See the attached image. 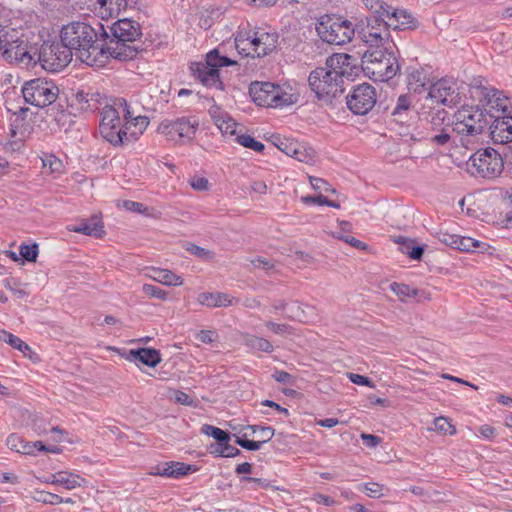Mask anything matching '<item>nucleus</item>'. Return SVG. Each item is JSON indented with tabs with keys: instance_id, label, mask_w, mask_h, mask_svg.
Wrapping results in <instances>:
<instances>
[{
	"instance_id": "c756f323",
	"label": "nucleus",
	"mask_w": 512,
	"mask_h": 512,
	"mask_svg": "<svg viewBox=\"0 0 512 512\" xmlns=\"http://www.w3.org/2000/svg\"><path fill=\"white\" fill-rule=\"evenodd\" d=\"M385 18H389L390 27L409 29L417 27V20L407 10L396 9L389 6V11Z\"/></svg>"
},
{
	"instance_id": "58836bf2",
	"label": "nucleus",
	"mask_w": 512,
	"mask_h": 512,
	"mask_svg": "<svg viewBox=\"0 0 512 512\" xmlns=\"http://www.w3.org/2000/svg\"><path fill=\"white\" fill-rule=\"evenodd\" d=\"M30 498L45 505H58L63 502V498L59 495L38 489L31 493Z\"/></svg>"
},
{
	"instance_id": "cd10ccee",
	"label": "nucleus",
	"mask_w": 512,
	"mask_h": 512,
	"mask_svg": "<svg viewBox=\"0 0 512 512\" xmlns=\"http://www.w3.org/2000/svg\"><path fill=\"white\" fill-rule=\"evenodd\" d=\"M197 302L210 308H224L236 305L239 300L227 293H210L203 292L197 296Z\"/></svg>"
},
{
	"instance_id": "a19ab883",
	"label": "nucleus",
	"mask_w": 512,
	"mask_h": 512,
	"mask_svg": "<svg viewBox=\"0 0 512 512\" xmlns=\"http://www.w3.org/2000/svg\"><path fill=\"white\" fill-rule=\"evenodd\" d=\"M235 141L244 148L251 149L255 152H262L264 144L257 141L254 137L246 133V129L241 131L235 138Z\"/></svg>"
},
{
	"instance_id": "6e6552de",
	"label": "nucleus",
	"mask_w": 512,
	"mask_h": 512,
	"mask_svg": "<svg viewBox=\"0 0 512 512\" xmlns=\"http://www.w3.org/2000/svg\"><path fill=\"white\" fill-rule=\"evenodd\" d=\"M22 95L26 103L42 108L56 102L59 88L51 81L36 78L23 85Z\"/></svg>"
},
{
	"instance_id": "9b49d317",
	"label": "nucleus",
	"mask_w": 512,
	"mask_h": 512,
	"mask_svg": "<svg viewBox=\"0 0 512 512\" xmlns=\"http://www.w3.org/2000/svg\"><path fill=\"white\" fill-rule=\"evenodd\" d=\"M361 39L369 49L395 48L391 39L390 24L385 18H369L361 31Z\"/></svg>"
},
{
	"instance_id": "a211bd4d",
	"label": "nucleus",
	"mask_w": 512,
	"mask_h": 512,
	"mask_svg": "<svg viewBox=\"0 0 512 512\" xmlns=\"http://www.w3.org/2000/svg\"><path fill=\"white\" fill-rule=\"evenodd\" d=\"M325 66L341 81H343L344 78L353 80L360 71L356 59L346 53L331 55L326 60Z\"/></svg>"
},
{
	"instance_id": "bf43d9fd",
	"label": "nucleus",
	"mask_w": 512,
	"mask_h": 512,
	"mask_svg": "<svg viewBox=\"0 0 512 512\" xmlns=\"http://www.w3.org/2000/svg\"><path fill=\"white\" fill-rule=\"evenodd\" d=\"M142 291L146 295L160 300H166L168 297V292L151 284H144L142 286Z\"/></svg>"
},
{
	"instance_id": "3c124183",
	"label": "nucleus",
	"mask_w": 512,
	"mask_h": 512,
	"mask_svg": "<svg viewBox=\"0 0 512 512\" xmlns=\"http://www.w3.org/2000/svg\"><path fill=\"white\" fill-rule=\"evenodd\" d=\"M277 148L287 156L294 158L298 147V141L291 139H279L276 143Z\"/></svg>"
},
{
	"instance_id": "aec40b11",
	"label": "nucleus",
	"mask_w": 512,
	"mask_h": 512,
	"mask_svg": "<svg viewBox=\"0 0 512 512\" xmlns=\"http://www.w3.org/2000/svg\"><path fill=\"white\" fill-rule=\"evenodd\" d=\"M6 445L12 451L30 456L36 455V451L48 452L52 454H58L61 451L58 446L45 445L42 441L27 442L15 433H12L7 437Z\"/></svg>"
},
{
	"instance_id": "0e129e2a",
	"label": "nucleus",
	"mask_w": 512,
	"mask_h": 512,
	"mask_svg": "<svg viewBox=\"0 0 512 512\" xmlns=\"http://www.w3.org/2000/svg\"><path fill=\"white\" fill-rule=\"evenodd\" d=\"M196 338L205 344H211L218 339V334L213 330H201L197 333Z\"/></svg>"
},
{
	"instance_id": "f704fd0d",
	"label": "nucleus",
	"mask_w": 512,
	"mask_h": 512,
	"mask_svg": "<svg viewBox=\"0 0 512 512\" xmlns=\"http://www.w3.org/2000/svg\"><path fill=\"white\" fill-rule=\"evenodd\" d=\"M314 310L315 307L308 303L294 301L290 303L287 318L300 323H307Z\"/></svg>"
},
{
	"instance_id": "13d9d810",
	"label": "nucleus",
	"mask_w": 512,
	"mask_h": 512,
	"mask_svg": "<svg viewBox=\"0 0 512 512\" xmlns=\"http://www.w3.org/2000/svg\"><path fill=\"white\" fill-rule=\"evenodd\" d=\"M247 436H248L247 433H244L243 437L237 436L236 437V443L238 445H240L242 448L247 449L249 451H257V450H259L264 442L261 441V440H259V441L247 440L246 439Z\"/></svg>"
},
{
	"instance_id": "c03bdc74",
	"label": "nucleus",
	"mask_w": 512,
	"mask_h": 512,
	"mask_svg": "<svg viewBox=\"0 0 512 512\" xmlns=\"http://www.w3.org/2000/svg\"><path fill=\"white\" fill-rule=\"evenodd\" d=\"M362 2L367 9L374 13L371 18H385L389 11L390 5L383 0H362Z\"/></svg>"
},
{
	"instance_id": "423d86ee",
	"label": "nucleus",
	"mask_w": 512,
	"mask_h": 512,
	"mask_svg": "<svg viewBox=\"0 0 512 512\" xmlns=\"http://www.w3.org/2000/svg\"><path fill=\"white\" fill-rule=\"evenodd\" d=\"M309 85L318 100L330 103L334 98L342 94L343 81L332 74L326 66L313 70L309 75Z\"/></svg>"
},
{
	"instance_id": "9d476101",
	"label": "nucleus",
	"mask_w": 512,
	"mask_h": 512,
	"mask_svg": "<svg viewBox=\"0 0 512 512\" xmlns=\"http://www.w3.org/2000/svg\"><path fill=\"white\" fill-rule=\"evenodd\" d=\"M487 116L478 106H465L454 115L453 130L461 135L480 134L487 126Z\"/></svg>"
},
{
	"instance_id": "4be33fe9",
	"label": "nucleus",
	"mask_w": 512,
	"mask_h": 512,
	"mask_svg": "<svg viewBox=\"0 0 512 512\" xmlns=\"http://www.w3.org/2000/svg\"><path fill=\"white\" fill-rule=\"evenodd\" d=\"M427 98L436 105L454 103L457 98L454 84L446 79L435 82L430 86Z\"/></svg>"
},
{
	"instance_id": "a878e982",
	"label": "nucleus",
	"mask_w": 512,
	"mask_h": 512,
	"mask_svg": "<svg viewBox=\"0 0 512 512\" xmlns=\"http://www.w3.org/2000/svg\"><path fill=\"white\" fill-rule=\"evenodd\" d=\"M276 84L271 82H253L249 87V94L255 104L271 108Z\"/></svg>"
},
{
	"instance_id": "f8f14e48",
	"label": "nucleus",
	"mask_w": 512,
	"mask_h": 512,
	"mask_svg": "<svg viewBox=\"0 0 512 512\" xmlns=\"http://www.w3.org/2000/svg\"><path fill=\"white\" fill-rule=\"evenodd\" d=\"M73 52L61 41L44 43L39 52V61L43 69L56 72L66 67L72 60Z\"/></svg>"
},
{
	"instance_id": "4468645a",
	"label": "nucleus",
	"mask_w": 512,
	"mask_h": 512,
	"mask_svg": "<svg viewBox=\"0 0 512 512\" xmlns=\"http://www.w3.org/2000/svg\"><path fill=\"white\" fill-rule=\"evenodd\" d=\"M376 90L370 84L356 86L347 96L348 108L357 115H366L375 106Z\"/></svg>"
},
{
	"instance_id": "49530a36",
	"label": "nucleus",
	"mask_w": 512,
	"mask_h": 512,
	"mask_svg": "<svg viewBox=\"0 0 512 512\" xmlns=\"http://www.w3.org/2000/svg\"><path fill=\"white\" fill-rule=\"evenodd\" d=\"M201 432L207 436L214 438L218 442V444H223L224 442H229L230 440V437L227 432L212 425H203Z\"/></svg>"
},
{
	"instance_id": "473e14b6",
	"label": "nucleus",
	"mask_w": 512,
	"mask_h": 512,
	"mask_svg": "<svg viewBox=\"0 0 512 512\" xmlns=\"http://www.w3.org/2000/svg\"><path fill=\"white\" fill-rule=\"evenodd\" d=\"M390 290L398 298L399 301L404 303L410 301L411 299L417 296L423 297L427 301L431 300V296L429 293H426L404 283L393 282L392 284H390Z\"/></svg>"
},
{
	"instance_id": "20e7f679",
	"label": "nucleus",
	"mask_w": 512,
	"mask_h": 512,
	"mask_svg": "<svg viewBox=\"0 0 512 512\" xmlns=\"http://www.w3.org/2000/svg\"><path fill=\"white\" fill-rule=\"evenodd\" d=\"M278 37L263 29L241 30L235 36V47L244 57H264L276 48Z\"/></svg>"
},
{
	"instance_id": "c85d7f7f",
	"label": "nucleus",
	"mask_w": 512,
	"mask_h": 512,
	"mask_svg": "<svg viewBox=\"0 0 512 512\" xmlns=\"http://www.w3.org/2000/svg\"><path fill=\"white\" fill-rule=\"evenodd\" d=\"M491 138L495 143H507L512 141V117L503 116L494 119L491 124Z\"/></svg>"
},
{
	"instance_id": "603ef678",
	"label": "nucleus",
	"mask_w": 512,
	"mask_h": 512,
	"mask_svg": "<svg viewBox=\"0 0 512 512\" xmlns=\"http://www.w3.org/2000/svg\"><path fill=\"white\" fill-rule=\"evenodd\" d=\"M277 148L287 156L294 158L298 147V141L291 139H279L276 143Z\"/></svg>"
},
{
	"instance_id": "b1692460",
	"label": "nucleus",
	"mask_w": 512,
	"mask_h": 512,
	"mask_svg": "<svg viewBox=\"0 0 512 512\" xmlns=\"http://www.w3.org/2000/svg\"><path fill=\"white\" fill-rule=\"evenodd\" d=\"M40 481L46 484L58 485L66 490H74L87 485V480L79 474L69 471H59L49 477L40 478Z\"/></svg>"
},
{
	"instance_id": "f3484780",
	"label": "nucleus",
	"mask_w": 512,
	"mask_h": 512,
	"mask_svg": "<svg viewBox=\"0 0 512 512\" xmlns=\"http://www.w3.org/2000/svg\"><path fill=\"white\" fill-rule=\"evenodd\" d=\"M46 123L53 133L67 132L74 124V115L69 111L66 101L59 100L46 112Z\"/></svg>"
},
{
	"instance_id": "393cba45",
	"label": "nucleus",
	"mask_w": 512,
	"mask_h": 512,
	"mask_svg": "<svg viewBox=\"0 0 512 512\" xmlns=\"http://www.w3.org/2000/svg\"><path fill=\"white\" fill-rule=\"evenodd\" d=\"M111 34V39H117L124 42H134L140 37L141 30L137 23L124 18L119 19L111 26Z\"/></svg>"
},
{
	"instance_id": "5701e85b",
	"label": "nucleus",
	"mask_w": 512,
	"mask_h": 512,
	"mask_svg": "<svg viewBox=\"0 0 512 512\" xmlns=\"http://www.w3.org/2000/svg\"><path fill=\"white\" fill-rule=\"evenodd\" d=\"M133 42H124L117 39H110L108 47L103 48L105 53V64L112 58L118 61H129L134 59L139 51L138 48L132 44Z\"/></svg>"
},
{
	"instance_id": "e2e57ef3",
	"label": "nucleus",
	"mask_w": 512,
	"mask_h": 512,
	"mask_svg": "<svg viewBox=\"0 0 512 512\" xmlns=\"http://www.w3.org/2000/svg\"><path fill=\"white\" fill-rule=\"evenodd\" d=\"M215 453L222 457H234L237 456L240 451L236 447L229 445L228 442H224L223 444H219V448Z\"/></svg>"
},
{
	"instance_id": "7c9ffc66",
	"label": "nucleus",
	"mask_w": 512,
	"mask_h": 512,
	"mask_svg": "<svg viewBox=\"0 0 512 512\" xmlns=\"http://www.w3.org/2000/svg\"><path fill=\"white\" fill-rule=\"evenodd\" d=\"M190 471H195L191 465L184 464L182 462H166L162 465H158L155 468V471L151 474L162 476V477H171L178 478L184 475H187Z\"/></svg>"
},
{
	"instance_id": "a18cd8bd",
	"label": "nucleus",
	"mask_w": 512,
	"mask_h": 512,
	"mask_svg": "<svg viewBox=\"0 0 512 512\" xmlns=\"http://www.w3.org/2000/svg\"><path fill=\"white\" fill-rule=\"evenodd\" d=\"M434 431L447 436L455 435L457 430L456 427L449 421L447 417L438 416L433 420Z\"/></svg>"
},
{
	"instance_id": "0eeeda50",
	"label": "nucleus",
	"mask_w": 512,
	"mask_h": 512,
	"mask_svg": "<svg viewBox=\"0 0 512 512\" xmlns=\"http://www.w3.org/2000/svg\"><path fill=\"white\" fill-rule=\"evenodd\" d=\"M318 35L329 44L343 45L351 41L354 35L352 23L335 16L321 17L317 27Z\"/></svg>"
},
{
	"instance_id": "774afa93",
	"label": "nucleus",
	"mask_w": 512,
	"mask_h": 512,
	"mask_svg": "<svg viewBox=\"0 0 512 512\" xmlns=\"http://www.w3.org/2000/svg\"><path fill=\"white\" fill-rule=\"evenodd\" d=\"M272 377L275 379V381L279 383H284L288 385H295L296 384V377L292 376L286 371L280 370L276 371Z\"/></svg>"
},
{
	"instance_id": "79ce46f5",
	"label": "nucleus",
	"mask_w": 512,
	"mask_h": 512,
	"mask_svg": "<svg viewBox=\"0 0 512 512\" xmlns=\"http://www.w3.org/2000/svg\"><path fill=\"white\" fill-rule=\"evenodd\" d=\"M443 241L449 245H454L456 246L458 249L462 250V251H470L472 250L473 248H479L482 246V244L473 239V238H470V237H456L454 238L453 236L451 237V241H449L448 239H443Z\"/></svg>"
},
{
	"instance_id": "09e8293b",
	"label": "nucleus",
	"mask_w": 512,
	"mask_h": 512,
	"mask_svg": "<svg viewBox=\"0 0 512 512\" xmlns=\"http://www.w3.org/2000/svg\"><path fill=\"white\" fill-rule=\"evenodd\" d=\"M246 429L250 430L253 434H257V437L264 443L270 441L275 434V430L268 426L248 425Z\"/></svg>"
},
{
	"instance_id": "7ed1b4c3",
	"label": "nucleus",
	"mask_w": 512,
	"mask_h": 512,
	"mask_svg": "<svg viewBox=\"0 0 512 512\" xmlns=\"http://www.w3.org/2000/svg\"><path fill=\"white\" fill-rule=\"evenodd\" d=\"M362 70L375 81H388L399 70L395 48L368 49L362 55Z\"/></svg>"
},
{
	"instance_id": "c9c22d12",
	"label": "nucleus",
	"mask_w": 512,
	"mask_h": 512,
	"mask_svg": "<svg viewBox=\"0 0 512 512\" xmlns=\"http://www.w3.org/2000/svg\"><path fill=\"white\" fill-rule=\"evenodd\" d=\"M67 229L75 233H81L96 238H102L105 234L104 225L101 221L93 223L83 222L78 226H68Z\"/></svg>"
},
{
	"instance_id": "37998d69",
	"label": "nucleus",
	"mask_w": 512,
	"mask_h": 512,
	"mask_svg": "<svg viewBox=\"0 0 512 512\" xmlns=\"http://www.w3.org/2000/svg\"><path fill=\"white\" fill-rule=\"evenodd\" d=\"M396 243L402 245L401 247V251L402 253H405L407 255H409V257L413 260H420L422 255H423V252H424V249L420 246H417V247H412L411 250H410V246L412 244V241L409 240L408 238H405V237H402V236H399L397 238H395L394 240Z\"/></svg>"
},
{
	"instance_id": "ddd939ff",
	"label": "nucleus",
	"mask_w": 512,
	"mask_h": 512,
	"mask_svg": "<svg viewBox=\"0 0 512 512\" xmlns=\"http://www.w3.org/2000/svg\"><path fill=\"white\" fill-rule=\"evenodd\" d=\"M6 40L3 41V55L11 62L29 65L34 62L36 52L31 51L27 43L21 39L14 29H7Z\"/></svg>"
},
{
	"instance_id": "ea45409f",
	"label": "nucleus",
	"mask_w": 512,
	"mask_h": 512,
	"mask_svg": "<svg viewBox=\"0 0 512 512\" xmlns=\"http://www.w3.org/2000/svg\"><path fill=\"white\" fill-rule=\"evenodd\" d=\"M297 151L295 153L294 159L299 162L313 165L316 162V152L315 150L308 146L307 144L298 142V147H296Z\"/></svg>"
},
{
	"instance_id": "bb28decb",
	"label": "nucleus",
	"mask_w": 512,
	"mask_h": 512,
	"mask_svg": "<svg viewBox=\"0 0 512 512\" xmlns=\"http://www.w3.org/2000/svg\"><path fill=\"white\" fill-rule=\"evenodd\" d=\"M299 97V92L291 85H276L271 108L283 109L293 106L299 101Z\"/></svg>"
},
{
	"instance_id": "39448f33",
	"label": "nucleus",
	"mask_w": 512,
	"mask_h": 512,
	"mask_svg": "<svg viewBox=\"0 0 512 512\" xmlns=\"http://www.w3.org/2000/svg\"><path fill=\"white\" fill-rule=\"evenodd\" d=\"M236 64V61L228 57L220 56L218 50L210 51L205 63H193L191 70L193 75L205 86L222 90L219 79V68Z\"/></svg>"
},
{
	"instance_id": "72a5a7b5",
	"label": "nucleus",
	"mask_w": 512,
	"mask_h": 512,
	"mask_svg": "<svg viewBox=\"0 0 512 512\" xmlns=\"http://www.w3.org/2000/svg\"><path fill=\"white\" fill-rule=\"evenodd\" d=\"M153 281L161 283L165 286H182L184 281L181 276L175 274L173 271L164 268H152L150 274L147 275Z\"/></svg>"
},
{
	"instance_id": "1a4fd4ad",
	"label": "nucleus",
	"mask_w": 512,
	"mask_h": 512,
	"mask_svg": "<svg viewBox=\"0 0 512 512\" xmlns=\"http://www.w3.org/2000/svg\"><path fill=\"white\" fill-rule=\"evenodd\" d=\"M467 170L472 175L483 178H494L503 170L501 155L492 148H486L474 153L467 161Z\"/></svg>"
},
{
	"instance_id": "412c9836",
	"label": "nucleus",
	"mask_w": 512,
	"mask_h": 512,
	"mask_svg": "<svg viewBox=\"0 0 512 512\" xmlns=\"http://www.w3.org/2000/svg\"><path fill=\"white\" fill-rule=\"evenodd\" d=\"M209 113L223 136L236 138L241 131L245 130L242 124L237 123L227 112L221 110L218 106L211 107Z\"/></svg>"
},
{
	"instance_id": "338daca9",
	"label": "nucleus",
	"mask_w": 512,
	"mask_h": 512,
	"mask_svg": "<svg viewBox=\"0 0 512 512\" xmlns=\"http://www.w3.org/2000/svg\"><path fill=\"white\" fill-rule=\"evenodd\" d=\"M190 251L192 254H194L195 256H197L198 258H200L202 260L209 261V260H213L215 257V253L212 250L205 249V248H202V247L196 246V245H194L190 249Z\"/></svg>"
},
{
	"instance_id": "2eb2a0df",
	"label": "nucleus",
	"mask_w": 512,
	"mask_h": 512,
	"mask_svg": "<svg viewBox=\"0 0 512 512\" xmlns=\"http://www.w3.org/2000/svg\"><path fill=\"white\" fill-rule=\"evenodd\" d=\"M198 123L187 118L176 120H163L157 131L164 135L168 140L179 141L181 139L192 140L195 136Z\"/></svg>"
},
{
	"instance_id": "8fccbe9b",
	"label": "nucleus",
	"mask_w": 512,
	"mask_h": 512,
	"mask_svg": "<svg viewBox=\"0 0 512 512\" xmlns=\"http://www.w3.org/2000/svg\"><path fill=\"white\" fill-rule=\"evenodd\" d=\"M168 398L171 401L182 404L184 406H194V400L184 391L177 389H170Z\"/></svg>"
},
{
	"instance_id": "f257e3e1",
	"label": "nucleus",
	"mask_w": 512,
	"mask_h": 512,
	"mask_svg": "<svg viewBox=\"0 0 512 512\" xmlns=\"http://www.w3.org/2000/svg\"><path fill=\"white\" fill-rule=\"evenodd\" d=\"M147 116L132 117L125 101L118 107L106 105L100 113L99 131L103 139L114 147L136 141L149 125Z\"/></svg>"
},
{
	"instance_id": "4d7b16f0",
	"label": "nucleus",
	"mask_w": 512,
	"mask_h": 512,
	"mask_svg": "<svg viewBox=\"0 0 512 512\" xmlns=\"http://www.w3.org/2000/svg\"><path fill=\"white\" fill-rule=\"evenodd\" d=\"M16 350L21 352L24 357L31 360L33 363H39L41 361L40 356L35 352L26 342L23 340L19 343Z\"/></svg>"
},
{
	"instance_id": "f03ea898",
	"label": "nucleus",
	"mask_w": 512,
	"mask_h": 512,
	"mask_svg": "<svg viewBox=\"0 0 512 512\" xmlns=\"http://www.w3.org/2000/svg\"><path fill=\"white\" fill-rule=\"evenodd\" d=\"M61 41L73 52L82 63L92 67L105 65L103 48L96 45L97 33L84 22H72L63 26Z\"/></svg>"
},
{
	"instance_id": "5fc2aeb1",
	"label": "nucleus",
	"mask_w": 512,
	"mask_h": 512,
	"mask_svg": "<svg viewBox=\"0 0 512 512\" xmlns=\"http://www.w3.org/2000/svg\"><path fill=\"white\" fill-rule=\"evenodd\" d=\"M21 257L29 262H35L38 256V245L36 243L31 245H21L19 247Z\"/></svg>"
},
{
	"instance_id": "6e6d98bb",
	"label": "nucleus",
	"mask_w": 512,
	"mask_h": 512,
	"mask_svg": "<svg viewBox=\"0 0 512 512\" xmlns=\"http://www.w3.org/2000/svg\"><path fill=\"white\" fill-rule=\"evenodd\" d=\"M123 207L131 212L139 213V214H145L149 216H154L151 211L153 209H150L148 206L144 205L143 203L136 202V201H125L123 203Z\"/></svg>"
},
{
	"instance_id": "dca6fc26",
	"label": "nucleus",
	"mask_w": 512,
	"mask_h": 512,
	"mask_svg": "<svg viewBox=\"0 0 512 512\" xmlns=\"http://www.w3.org/2000/svg\"><path fill=\"white\" fill-rule=\"evenodd\" d=\"M480 94V103L486 116L496 119L509 113L510 101L501 91L483 88Z\"/></svg>"
},
{
	"instance_id": "052dcab7",
	"label": "nucleus",
	"mask_w": 512,
	"mask_h": 512,
	"mask_svg": "<svg viewBox=\"0 0 512 512\" xmlns=\"http://www.w3.org/2000/svg\"><path fill=\"white\" fill-rule=\"evenodd\" d=\"M363 491L370 498H381L384 495L383 485L374 482L364 484Z\"/></svg>"
},
{
	"instance_id": "69168bd1",
	"label": "nucleus",
	"mask_w": 512,
	"mask_h": 512,
	"mask_svg": "<svg viewBox=\"0 0 512 512\" xmlns=\"http://www.w3.org/2000/svg\"><path fill=\"white\" fill-rule=\"evenodd\" d=\"M308 178H309V182H310L313 190L320 192V193L330 191V186L324 179L317 178L314 176H309Z\"/></svg>"
},
{
	"instance_id": "2f4dec72",
	"label": "nucleus",
	"mask_w": 512,
	"mask_h": 512,
	"mask_svg": "<svg viewBox=\"0 0 512 512\" xmlns=\"http://www.w3.org/2000/svg\"><path fill=\"white\" fill-rule=\"evenodd\" d=\"M430 77L422 67H410L407 70V86L410 91L420 93L429 84Z\"/></svg>"
},
{
	"instance_id": "680f3d73",
	"label": "nucleus",
	"mask_w": 512,
	"mask_h": 512,
	"mask_svg": "<svg viewBox=\"0 0 512 512\" xmlns=\"http://www.w3.org/2000/svg\"><path fill=\"white\" fill-rule=\"evenodd\" d=\"M190 186L196 191H208L210 189L209 180L202 176H193L189 179Z\"/></svg>"
},
{
	"instance_id": "864d4df0",
	"label": "nucleus",
	"mask_w": 512,
	"mask_h": 512,
	"mask_svg": "<svg viewBox=\"0 0 512 512\" xmlns=\"http://www.w3.org/2000/svg\"><path fill=\"white\" fill-rule=\"evenodd\" d=\"M301 202L304 203V204H318V205H326V206H329V207H333V208H340V205L339 203L337 202H334V201H331V200H328L326 197H324L323 195L319 194L318 196H302L301 197Z\"/></svg>"
},
{
	"instance_id": "de8ad7c7",
	"label": "nucleus",
	"mask_w": 512,
	"mask_h": 512,
	"mask_svg": "<svg viewBox=\"0 0 512 512\" xmlns=\"http://www.w3.org/2000/svg\"><path fill=\"white\" fill-rule=\"evenodd\" d=\"M264 325L267 329H269L274 334L279 335V336L291 335L294 332V328L286 323L266 321Z\"/></svg>"
},
{
	"instance_id": "6ab92c4d",
	"label": "nucleus",
	"mask_w": 512,
	"mask_h": 512,
	"mask_svg": "<svg viewBox=\"0 0 512 512\" xmlns=\"http://www.w3.org/2000/svg\"><path fill=\"white\" fill-rule=\"evenodd\" d=\"M107 349L116 352L124 360L135 364L137 367H139V364H142L150 368H155L162 361L160 351L155 348H138L131 349L127 352H122L119 348L113 346H108Z\"/></svg>"
},
{
	"instance_id": "4c0bfd02",
	"label": "nucleus",
	"mask_w": 512,
	"mask_h": 512,
	"mask_svg": "<svg viewBox=\"0 0 512 512\" xmlns=\"http://www.w3.org/2000/svg\"><path fill=\"white\" fill-rule=\"evenodd\" d=\"M42 169L50 175H61L65 172V165L62 160L54 154H45L41 156Z\"/></svg>"
},
{
	"instance_id": "e433bc0d",
	"label": "nucleus",
	"mask_w": 512,
	"mask_h": 512,
	"mask_svg": "<svg viewBox=\"0 0 512 512\" xmlns=\"http://www.w3.org/2000/svg\"><path fill=\"white\" fill-rule=\"evenodd\" d=\"M97 3L102 17L118 16L127 7V0H97Z\"/></svg>"
}]
</instances>
